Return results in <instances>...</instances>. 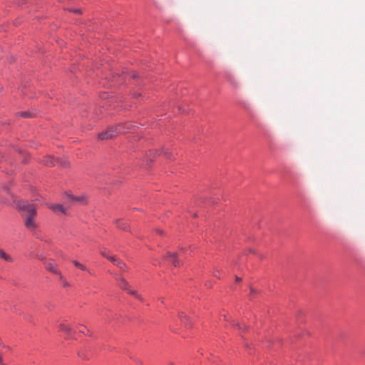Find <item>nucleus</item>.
Masks as SVG:
<instances>
[{"mask_svg":"<svg viewBox=\"0 0 365 365\" xmlns=\"http://www.w3.org/2000/svg\"><path fill=\"white\" fill-rule=\"evenodd\" d=\"M157 231H158L160 234H162V233H163V232H162L161 230H158Z\"/></svg>","mask_w":365,"mask_h":365,"instance_id":"24","label":"nucleus"},{"mask_svg":"<svg viewBox=\"0 0 365 365\" xmlns=\"http://www.w3.org/2000/svg\"><path fill=\"white\" fill-rule=\"evenodd\" d=\"M137 77H138L137 74L136 73H133V78H137Z\"/></svg>","mask_w":365,"mask_h":365,"instance_id":"23","label":"nucleus"},{"mask_svg":"<svg viewBox=\"0 0 365 365\" xmlns=\"http://www.w3.org/2000/svg\"><path fill=\"white\" fill-rule=\"evenodd\" d=\"M21 115L22 117H25V118H27V117H30L31 115L29 113H26V112H22L21 113Z\"/></svg>","mask_w":365,"mask_h":365,"instance_id":"18","label":"nucleus"},{"mask_svg":"<svg viewBox=\"0 0 365 365\" xmlns=\"http://www.w3.org/2000/svg\"><path fill=\"white\" fill-rule=\"evenodd\" d=\"M233 325L238 327L240 329L245 330L247 329L246 326H241V324L238 322H234Z\"/></svg>","mask_w":365,"mask_h":365,"instance_id":"16","label":"nucleus"},{"mask_svg":"<svg viewBox=\"0 0 365 365\" xmlns=\"http://www.w3.org/2000/svg\"><path fill=\"white\" fill-rule=\"evenodd\" d=\"M179 317L180 318L182 322H185V321L187 320V317L184 313H180Z\"/></svg>","mask_w":365,"mask_h":365,"instance_id":"15","label":"nucleus"},{"mask_svg":"<svg viewBox=\"0 0 365 365\" xmlns=\"http://www.w3.org/2000/svg\"><path fill=\"white\" fill-rule=\"evenodd\" d=\"M107 259L116 265L118 261H120L115 255H108Z\"/></svg>","mask_w":365,"mask_h":365,"instance_id":"13","label":"nucleus"},{"mask_svg":"<svg viewBox=\"0 0 365 365\" xmlns=\"http://www.w3.org/2000/svg\"><path fill=\"white\" fill-rule=\"evenodd\" d=\"M131 127L128 124H119L116 126H111L106 132H102L98 135V138L101 140H108L119 133L128 132Z\"/></svg>","mask_w":365,"mask_h":365,"instance_id":"2","label":"nucleus"},{"mask_svg":"<svg viewBox=\"0 0 365 365\" xmlns=\"http://www.w3.org/2000/svg\"><path fill=\"white\" fill-rule=\"evenodd\" d=\"M119 285L122 289L127 290L129 294H132L133 296H134L135 297H136L139 299H141L140 296L135 291L131 290L129 289V285H128V282L124 279H120Z\"/></svg>","mask_w":365,"mask_h":365,"instance_id":"6","label":"nucleus"},{"mask_svg":"<svg viewBox=\"0 0 365 365\" xmlns=\"http://www.w3.org/2000/svg\"><path fill=\"white\" fill-rule=\"evenodd\" d=\"M73 264L79 268L80 269L83 270V271H86L88 272V273L91 274V272L82 264H81L80 262H78V261H73Z\"/></svg>","mask_w":365,"mask_h":365,"instance_id":"12","label":"nucleus"},{"mask_svg":"<svg viewBox=\"0 0 365 365\" xmlns=\"http://www.w3.org/2000/svg\"><path fill=\"white\" fill-rule=\"evenodd\" d=\"M69 202L77 203L80 205H85L87 203V199L84 195L73 196L69 194L67 195Z\"/></svg>","mask_w":365,"mask_h":365,"instance_id":"5","label":"nucleus"},{"mask_svg":"<svg viewBox=\"0 0 365 365\" xmlns=\"http://www.w3.org/2000/svg\"><path fill=\"white\" fill-rule=\"evenodd\" d=\"M101 255L107 258V257L109 255L108 251H107L106 249H103L101 250Z\"/></svg>","mask_w":365,"mask_h":365,"instance_id":"17","label":"nucleus"},{"mask_svg":"<svg viewBox=\"0 0 365 365\" xmlns=\"http://www.w3.org/2000/svg\"><path fill=\"white\" fill-rule=\"evenodd\" d=\"M81 333L84 334V329H82V331H80Z\"/></svg>","mask_w":365,"mask_h":365,"instance_id":"27","label":"nucleus"},{"mask_svg":"<svg viewBox=\"0 0 365 365\" xmlns=\"http://www.w3.org/2000/svg\"><path fill=\"white\" fill-rule=\"evenodd\" d=\"M163 154H164L165 155H166L168 158H170V153H168V151H164V152H163Z\"/></svg>","mask_w":365,"mask_h":365,"instance_id":"21","label":"nucleus"},{"mask_svg":"<svg viewBox=\"0 0 365 365\" xmlns=\"http://www.w3.org/2000/svg\"><path fill=\"white\" fill-rule=\"evenodd\" d=\"M0 259L9 263H13L14 262V259L2 249H0Z\"/></svg>","mask_w":365,"mask_h":365,"instance_id":"9","label":"nucleus"},{"mask_svg":"<svg viewBox=\"0 0 365 365\" xmlns=\"http://www.w3.org/2000/svg\"><path fill=\"white\" fill-rule=\"evenodd\" d=\"M59 330L61 331L64 332L68 337H71L72 336V334H73V332L72 328L70 326L66 325V324H63V323L60 324V325H59Z\"/></svg>","mask_w":365,"mask_h":365,"instance_id":"8","label":"nucleus"},{"mask_svg":"<svg viewBox=\"0 0 365 365\" xmlns=\"http://www.w3.org/2000/svg\"><path fill=\"white\" fill-rule=\"evenodd\" d=\"M116 226L123 230H127L128 228V225L122 220H118L115 221Z\"/></svg>","mask_w":365,"mask_h":365,"instance_id":"11","label":"nucleus"},{"mask_svg":"<svg viewBox=\"0 0 365 365\" xmlns=\"http://www.w3.org/2000/svg\"><path fill=\"white\" fill-rule=\"evenodd\" d=\"M45 267L46 269L49 272L61 275V273L57 269L56 264L53 260H49L48 262H46Z\"/></svg>","mask_w":365,"mask_h":365,"instance_id":"7","label":"nucleus"},{"mask_svg":"<svg viewBox=\"0 0 365 365\" xmlns=\"http://www.w3.org/2000/svg\"><path fill=\"white\" fill-rule=\"evenodd\" d=\"M49 208L53 211L60 212L61 213H66V208H65L61 204H55L49 206Z\"/></svg>","mask_w":365,"mask_h":365,"instance_id":"10","label":"nucleus"},{"mask_svg":"<svg viewBox=\"0 0 365 365\" xmlns=\"http://www.w3.org/2000/svg\"><path fill=\"white\" fill-rule=\"evenodd\" d=\"M81 333L84 334V329H82V331H80Z\"/></svg>","mask_w":365,"mask_h":365,"instance_id":"26","label":"nucleus"},{"mask_svg":"<svg viewBox=\"0 0 365 365\" xmlns=\"http://www.w3.org/2000/svg\"><path fill=\"white\" fill-rule=\"evenodd\" d=\"M13 201L16 208L23 212V215L25 217V226L31 230H34L36 227V223L34 221L36 211L34 204L21 200H16V199H14Z\"/></svg>","mask_w":365,"mask_h":365,"instance_id":"1","label":"nucleus"},{"mask_svg":"<svg viewBox=\"0 0 365 365\" xmlns=\"http://www.w3.org/2000/svg\"><path fill=\"white\" fill-rule=\"evenodd\" d=\"M213 274L215 277L220 278L219 271L217 269H215L213 272Z\"/></svg>","mask_w":365,"mask_h":365,"instance_id":"19","label":"nucleus"},{"mask_svg":"<svg viewBox=\"0 0 365 365\" xmlns=\"http://www.w3.org/2000/svg\"><path fill=\"white\" fill-rule=\"evenodd\" d=\"M116 266H118L120 269H125L126 268L125 264L121 261H118V263H116Z\"/></svg>","mask_w":365,"mask_h":365,"instance_id":"14","label":"nucleus"},{"mask_svg":"<svg viewBox=\"0 0 365 365\" xmlns=\"http://www.w3.org/2000/svg\"><path fill=\"white\" fill-rule=\"evenodd\" d=\"M165 259L172 263L175 267L180 266V262L178 259V254L176 252H168L165 257Z\"/></svg>","mask_w":365,"mask_h":365,"instance_id":"4","label":"nucleus"},{"mask_svg":"<svg viewBox=\"0 0 365 365\" xmlns=\"http://www.w3.org/2000/svg\"><path fill=\"white\" fill-rule=\"evenodd\" d=\"M168 365H175L173 363H169Z\"/></svg>","mask_w":365,"mask_h":365,"instance_id":"28","label":"nucleus"},{"mask_svg":"<svg viewBox=\"0 0 365 365\" xmlns=\"http://www.w3.org/2000/svg\"><path fill=\"white\" fill-rule=\"evenodd\" d=\"M45 163L48 166L51 167L59 165L63 168H66L69 165V163L67 161V160L62 158H54L53 157L51 156L48 157L46 160Z\"/></svg>","mask_w":365,"mask_h":365,"instance_id":"3","label":"nucleus"},{"mask_svg":"<svg viewBox=\"0 0 365 365\" xmlns=\"http://www.w3.org/2000/svg\"><path fill=\"white\" fill-rule=\"evenodd\" d=\"M70 11H71L74 12L75 14H81V10L79 9H71Z\"/></svg>","mask_w":365,"mask_h":365,"instance_id":"20","label":"nucleus"},{"mask_svg":"<svg viewBox=\"0 0 365 365\" xmlns=\"http://www.w3.org/2000/svg\"><path fill=\"white\" fill-rule=\"evenodd\" d=\"M241 280H242V279H241V278H240V277H236V278H235V281H236L237 282H241Z\"/></svg>","mask_w":365,"mask_h":365,"instance_id":"22","label":"nucleus"},{"mask_svg":"<svg viewBox=\"0 0 365 365\" xmlns=\"http://www.w3.org/2000/svg\"><path fill=\"white\" fill-rule=\"evenodd\" d=\"M255 290L253 289H251V293H254Z\"/></svg>","mask_w":365,"mask_h":365,"instance_id":"25","label":"nucleus"}]
</instances>
